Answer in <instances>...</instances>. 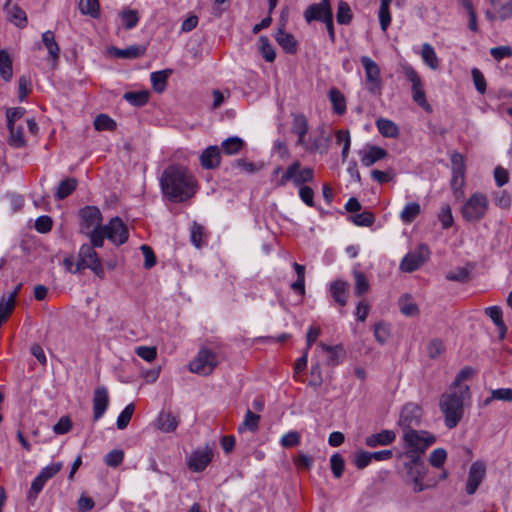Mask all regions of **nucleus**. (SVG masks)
<instances>
[{"instance_id":"obj_38","label":"nucleus","mask_w":512,"mask_h":512,"mask_svg":"<svg viewBox=\"0 0 512 512\" xmlns=\"http://www.w3.org/2000/svg\"><path fill=\"white\" fill-rule=\"evenodd\" d=\"M123 98L133 106L140 107L145 105L149 99V92L146 90L130 91L123 95Z\"/></svg>"},{"instance_id":"obj_50","label":"nucleus","mask_w":512,"mask_h":512,"mask_svg":"<svg viewBox=\"0 0 512 512\" xmlns=\"http://www.w3.org/2000/svg\"><path fill=\"white\" fill-rule=\"evenodd\" d=\"M134 409H135L134 404L130 403L122 410V412L119 414L117 421H116V425H117L118 429L122 430L128 426V424L132 418V415L134 413Z\"/></svg>"},{"instance_id":"obj_64","label":"nucleus","mask_w":512,"mask_h":512,"mask_svg":"<svg viewBox=\"0 0 512 512\" xmlns=\"http://www.w3.org/2000/svg\"><path fill=\"white\" fill-rule=\"evenodd\" d=\"M280 443L283 447H295L300 443V435L296 431H290L282 436Z\"/></svg>"},{"instance_id":"obj_2","label":"nucleus","mask_w":512,"mask_h":512,"mask_svg":"<svg viewBox=\"0 0 512 512\" xmlns=\"http://www.w3.org/2000/svg\"><path fill=\"white\" fill-rule=\"evenodd\" d=\"M461 389L457 391L449 388L439 398V409L448 429H453L460 423L464 416L465 402L470 399L469 387Z\"/></svg>"},{"instance_id":"obj_47","label":"nucleus","mask_w":512,"mask_h":512,"mask_svg":"<svg viewBox=\"0 0 512 512\" xmlns=\"http://www.w3.org/2000/svg\"><path fill=\"white\" fill-rule=\"evenodd\" d=\"M335 143L342 146V157L345 160L349 155L350 134L348 130H339L335 134Z\"/></svg>"},{"instance_id":"obj_60","label":"nucleus","mask_w":512,"mask_h":512,"mask_svg":"<svg viewBox=\"0 0 512 512\" xmlns=\"http://www.w3.org/2000/svg\"><path fill=\"white\" fill-rule=\"evenodd\" d=\"M491 400H501L512 402V389L511 388H499L492 390L491 398L486 400V404L490 403Z\"/></svg>"},{"instance_id":"obj_52","label":"nucleus","mask_w":512,"mask_h":512,"mask_svg":"<svg viewBox=\"0 0 512 512\" xmlns=\"http://www.w3.org/2000/svg\"><path fill=\"white\" fill-rule=\"evenodd\" d=\"M10 131L9 142L15 147H23L25 145V138L22 133V127L20 126H8Z\"/></svg>"},{"instance_id":"obj_18","label":"nucleus","mask_w":512,"mask_h":512,"mask_svg":"<svg viewBox=\"0 0 512 512\" xmlns=\"http://www.w3.org/2000/svg\"><path fill=\"white\" fill-rule=\"evenodd\" d=\"M358 156L362 165L369 167L387 157V151L379 146L365 144L358 150Z\"/></svg>"},{"instance_id":"obj_55","label":"nucleus","mask_w":512,"mask_h":512,"mask_svg":"<svg viewBox=\"0 0 512 512\" xmlns=\"http://www.w3.org/2000/svg\"><path fill=\"white\" fill-rule=\"evenodd\" d=\"M447 459V452L444 448L434 449L429 456V463L435 468H440Z\"/></svg>"},{"instance_id":"obj_29","label":"nucleus","mask_w":512,"mask_h":512,"mask_svg":"<svg viewBox=\"0 0 512 512\" xmlns=\"http://www.w3.org/2000/svg\"><path fill=\"white\" fill-rule=\"evenodd\" d=\"M275 39L285 52L293 54L297 51V41L292 34L279 29Z\"/></svg>"},{"instance_id":"obj_16","label":"nucleus","mask_w":512,"mask_h":512,"mask_svg":"<svg viewBox=\"0 0 512 512\" xmlns=\"http://www.w3.org/2000/svg\"><path fill=\"white\" fill-rule=\"evenodd\" d=\"M486 470L487 466L483 460H477L471 464L466 482L468 495H473L477 491L486 476Z\"/></svg>"},{"instance_id":"obj_62","label":"nucleus","mask_w":512,"mask_h":512,"mask_svg":"<svg viewBox=\"0 0 512 512\" xmlns=\"http://www.w3.org/2000/svg\"><path fill=\"white\" fill-rule=\"evenodd\" d=\"M471 74L476 90L480 94H484L486 92V80L484 75L478 68H473Z\"/></svg>"},{"instance_id":"obj_26","label":"nucleus","mask_w":512,"mask_h":512,"mask_svg":"<svg viewBox=\"0 0 512 512\" xmlns=\"http://www.w3.org/2000/svg\"><path fill=\"white\" fill-rule=\"evenodd\" d=\"M179 425V420L171 412H160L155 420V426L163 433L174 432Z\"/></svg>"},{"instance_id":"obj_54","label":"nucleus","mask_w":512,"mask_h":512,"mask_svg":"<svg viewBox=\"0 0 512 512\" xmlns=\"http://www.w3.org/2000/svg\"><path fill=\"white\" fill-rule=\"evenodd\" d=\"M233 165L239 168L241 171L249 174L260 171L263 168V164L249 162L246 159H237L234 161Z\"/></svg>"},{"instance_id":"obj_21","label":"nucleus","mask_w":512,"mask_h":512,"mask_svg":"<svg viewBox=\"0 0 512 512\" xmlns=\"http://www.w3.org/2000/svg\"><path fill=\"white\" fill-rule=\"evenodd\" d=\"M109 403L108 391L105 387H98L93 396L94 419L99 420L107 410Z\"/></svg>"},{"instance_id":"obj_25","label":"nucleus","mask_w":512,"mask_h":512,"mask_svg":"<svg viewBox=\"0 0 512 512\" xmlns=\"http://www.w3.org/2000/svg\"><path fill=\"white\" fill-rule=\"evenodd\" d=\"M309 126L308 121L304 115L297 114L293 117L292 122V133L297 136V145L307 147V141L305 136L308 132Z\"/></svg>"},{"instance_id":"obj_19","label":"nucleus","mask_w":512,"mask_h":512,"mask_svg":"<svg viewBox=\"0 0 512 512\" xmlns=\"http://www.w3.org/2000/svg\"><path fill=\"white\" fill-rule=\"evenodd\" d=\"M213 457L212 450L208 447L197 449L191 453L188 458V467L194 472L203 471L211 462Z\"/></svg>"},{"instance_id":"obj_59","label":"nucleus","mask_w":512,"mask_h":512,"mask_svg":"<svg viewBox=\"0 0 512 512\" xmlns=\"http://www.w3.org/2000/svg\"><path fill=\"white\" fill-rule=\"evenodd\" d=\"M135 353L147 362H152L156 359L157 350L152 346H138L135 349Z\"/></svg>"},{"instance_id":"obj_5","label":"nucleus","mask_w":512,"mask_h":512,"mask_svg":"<svg viewBox=\"0 0 512 512\" xmlns=\"http://www.w3.org/2000/svg\"><path fill=\"white\" fill-rule=\"evenodd\" d=\"M300 166L299 161L293 162L279 178L277 176L282 172V168L280 166L276 167L273 170V181L276 186L282 187L292 181L296 186L301 187L304 183L311 182L314 178L313 170L309 167L300 169Z\"/></svg>"},{"instance_id":"obj_61","label":"nucleus","mask_w":512,"mask_h":512,"mask_svg":"<svg viewBox=\"0 0 512 512\" xmlns=\"http://www.w3.org/2000/svg\"><path fill=\"white\" fill-rule=\"evenodd\" d=\"M124 459V453L122 450L114 449L110 451L104 458V462L110 467L119 466Z\"/></svg>"},{"instance_id":"obj_8","label":"nucleus","mask_w":512,"mask_h":512,"mask_svg":"<svg viewBox=\"0 0 512 512\" xmlns=\"http://www.w3.org/2000/svg\"><path fill=\"white\" fill-rule=\"evenodd\" d=\"M402 71L407 80L411 83L412 99L414 102L425 111L431 112L432 107L427 101L424 83L418 72L409 64L403 65Z\"/></svg>"},{"instance_id":"obj_11","label":"nucleus","mask_w":512,"mask_h":512,"mask_svg":"<svg viewBox=\"0 0 512 512\" xmlns=\"http://www.w3.org/2000/svg\"><path fill=\"white\" fill-rule=\"evenodd\" d=\"M100 235L102 236V246L105 239L118 246L128 240V229L121 218L114 217L106 225H103Z\"/></svg>"},{"instance_id":"obj_9","label":"nucleus","mask_w":512,"mask_h":512,"mask_svg":"<svg viewBox=\"0 0 512 512\" xmlns=\"http://www.w3.org/2000/svg\"><path fill=\"white\" fill-rule=\"evenodd\" d=\"M219 364L218 355L208 348H201L194 359L189 363L192 373L210 375Z\"/></svg>"},{"instance_id":"obj_42","label":"nucleus","mask_w":512,"mask_h":512,"mask_svg":"<svg viewBox=\"0 0 512 512\" xmlns=\"http://www.w3.org/2000/svg\"><path fill=\"white\" fill-rule=\"evenodd\" d=\"M437 219L441 223L443 229H449L454 225V217L449 204H444L441 206L439 212L437 213Z\"/></svg>"},{"instance_id":"obj_37","label":"nucleus","mask_w":512,"mask_h":512,"mask_svg":"<svg viewBox=\"0 0 512 512\" xmlns=\"http://www.w3.org/2000/svg\"><path fill=\"white\" fill-rule=\"evenodd\" d=\"M112 53L115 57L121 59H135L145 53V48L142 46H130L125 49L114 48Z\"/></svg>"},{"instance_id":"obj_3","label":"nucleus","mask_w":512,"mask_h":512,"mask_svg":"<svg viewBox=\"0 0 512 512\" xmlns=\"http://www.w3.org/2000/svg\"><path fill=\"white\" fill-rule=\"evenodd\" d=\"M435 442V435L426 430L406 429L401 436L403 450L398 451L396 457L397 459H402L404 456L422 457Z\"/></svg>"},{"instance_id":"obj_36","label":"nucleus","mask_w":512,"mask_h":512,"mask_svg":"<svg viewBox=\"0 0 512 512\" xmlns=\"http://www.w3.org/2000/svg\"><path fill=\"white\" fill-rule=\"evenodd\" d=\"M393 0H380L378 18L382 31H386L391 23L390 5Z\"/></svg>"},{"instance_id":"obj_4","label":"nucleus","mask_w":512,"mask_h":512,"mask_svg":"<svg viewBox=\"0 0 512 512\" xmlns=\"http://www.w3.org/2000/svg\"><path fill=\"white\" fill-rule=\"evenodd\" d=\"M81 223H80V231L84 235L90 238V241L97 248L102 247V236L100 235V231L103 227L102 223V213L99 208L95 206H87L84 207L80 211Z\"/></svg>"},{"instance_id":"obj_1","label":"nucleus","mask_w":512,"mask_h":512,"mask_svg":"<svg viewBox=\"0 0 512 512\" xmlns=\"http://www.w3.org/2000/svg\"><path fill=\"white\" fill-rule=\"evenodd\" d=\"M160 186L164 197L173 202H183L192 198L197 183L192 173L180 165L167 167L160 178Z\"/></svg>"},{"instance_id":"obj_41","label":"nucleus","mask_w":512,"mask_h":512,"mask_svg":"<svg viewBox=\"0 0 512 512\" xmlns=\"http://www.w3.org/2000/svg\"><path fill=\"white\" fill-rule=\"evenodd\" d=\"M318 349H321L323 352L327 353L328 361L332 365L338 364L343 357V349L340 346L332 347L324 343H320L318 345Z\"/></svg>"},{"instance_id":"obj_24","label":"nucleus","mask_w":512,"mask_h":512,"mask_svg":"<svg viewBox=\"0 0 512 512\" xmlns=\"http://www.w3.org/2000/svg\"><path fill=\"white\" fill-rule=\"evenodd\" d=\"M42 44L47 49L48 61L54 65L60 57V47L55 40V34L51 30H47L42 34Z\"/></svg>"},{"instance_id":"obj_45","label":"nucleus","mask_w":512,"mask_h":512,"mask_svg":"<svg viewBox=\"0 0 512 512\" xmlns=\"http://www.w3.org/2000/svg\"><path fill=\"white\" fill-rule=\"evenodd\" d=\"M399 307L402 314L414 316L418 312V307L410 295H403L399 299Z\"/></svg>"},{"instance_id":"obj_27","label":"nucleus","mask_w":512,"mask_h":512,"mask_svg":"<svg viewBox=\"0 0 512 512\" xmlns=\"http://www.w3.org/2000/svg\"><path fill=\"white\" fill-rule=\"evenodd\" d=\"M419 54L423 63L431 70H437L439 68L440 60L431 44L423 43Z\"/></svg>"},{"instance_id":"obj_46","label":"nucleus","mask_w":512,"mask_h":512,"mask_svg":"<svg viewBox=\"0 0 512 512\" xmlns=\"http://www.w3.org/2000/svg\"><path fill=\"white\" fill-rule=\"evenodd\" d=\"M259 51L267 62H273L276 58L275 50L266 36L259 38Z\"/></svg>"},{"instance_id":"obj_12","label":"nucleus","mask_w":512,"mask_h":512,"mask_svg":"<svg viewBox=\"0 0 512 512\" xmlns=\"http://www.w3.org/2000/svg\"><path fill=\"white\" fill-rule=\"evenodd\" d=\"M365 72V88L373 95H380L382 91V80L378 64L368 56L360 59Z\"/></svg>"},{"instance_id":"obj_30","label":"nucleus","mask_w":512,"mask_h":512,"mask_svg":"<svg viewBox=\"0 0 512 512\" xmlns=\"http://www.w3.org/2000/svg\"><path fill=\"white\" fill-rule=\"evenodd\" d=\"M8 18L17 27L24 28L27 25V16L23 9L17 5H11L10 1L6 5Z\"/></svg>"},{"instance_id":"obj_14","label":"nucleus","mask_w":512,"mask_h":512,"mask_svg":"<svg viewBox=\"0 0 512 512\" xmlns=\"http://www.w3.org/2000/svg\"><path fill=\"white\" fill-rule=\"evenodd\" d=\"M422 419V409L416 403H406L400 413L397 425L401 428L402 432L406 429H414L419 426Z\"/></svg>"},{"instance_id":"obj_57","label":"nucleus","mask_w":512,"mask_h":512,"mask_svg":"<svg viewBox=\"0 0 512 512\" xmlns=\"http://www.w3.org/2000/svg\"><path fill=\"white\" fill-rule=\"evenodd\" d=\"M80 10L83 14L97 17L99 13V6L97 0H80Z\"/></svg>"},{"instance_id":"obj_51","label":"nucleus","mask_w":512,"mask_h":512,"mask_svg":"<svg viewBox=\"0 0 512 512\" xmlns=\"http://www.w3.org/2000/svg\"><path fill=\"white\" fill-rule=\"evenodd\" d=\"M94 126L98 131L113 130L116 127V123L108 115L100 114L95 118Z\"/></svg>"},{"instance_id":"obj_6","label":"nucleus","mask_w":512,"mask_h":512,"mask_svg":"<svg viewBox=\"0 0 512 512\" xmlns=\"http://www.w3.org/2000/svg\"><path fill=\"white\" fill-rule=\"evenodd\" d=\"M489 209V200L486 194L474 192L463 203L461 215L467 222H479L482 220Z\"/></svg>"},{"instance_id":"obj_56","label":"nucleus","mask_w":512,"mask_h":512,"mask_svg":"<svg viewBox=\"0 0 512 512\" xmlns=\"http://www.w3.org/2000/svg\"><path fill=\"white\" fill-rule=\"evenodd\" d=\"M330 466L333 475L340 478L344 471V459L339 453H334L330 458Z\"/></svg>"},{"instance_id":"obj_20","label":"nucleus","mask_w":512,"mask_h":512,"mask_svg":"<svg viewBox=\"0 0 512 512\" xmlns=\"http://www.w3.org/2000/svg\"><path fill=\"white\" fill-rule=\"evenodd\" d=\"M396 437V430L383 429L379 432L367 436L365 438V444L370 448H376L378 446H388L395 442Z\"/></svg>"},{"instance_id":"obj_63","label":"nucleus","mask_w":512,"mask_h":512,"mask_svg":"<svg viewBox=\"0 0 512 512\" xmlns=\"http://www.w3.org/2000/svg\"><path fill=\"white\" fill-rule=\"evenodd\" d=\"M490 54L496 61L500 62L502 59L512 56V48L507 45L493 47L490 49Z\"/></svg>"},{"instance_id":"obj_49","label":"nucleus","mask_w":512,"mask_h":512,"mask_svg":"<svg viewBox=\"0 0 512 512\" xmlns=\"http://www.w3.org/2000/svg\"><path fill=\"white\" fill-rule=\"evenodd\" d=\"M121 21L126 29H132L137 26L139 22V15L136 10L127 9L122 11L120 14Z\"/></svg>"},{"instance_id":"obj_40","label":"nucleus","mask_w":512,"mask_h":512,"mask_svg":"<svg viewBox=\"0 0 512 512\" xmlns=\"http://www.w3.org/2000/svg\"><path fill=\"white\" fill-rule=\"evenodd\" d=\"M473 375H474L473 368H471L469 366L462 368L456 375L453 383L450 385L449 388L459 391V390H462L461 389L462 387H469L468 385L464 384V382L471 379L473 377Z\"/></svg>"},{"instance_id":"obj_53","label":"nucleus","mask_w":512,"mask_h":512,"mask_svg":"<svg viewBox=\"0 0 512 512\" xmlns=\"http://www.w3.org/2000/svg\"><path fill=\"white\" fill-rule=\"evenodd\" d=\"M452 173L465 175V160L462 154L453 152L450 156Z\"/></svg>"},{"instance_id":"obj_22","label":"nucleus","mask_w":512,"mask_h":512,"mask_svg":"<svg viewBox=\"0 0 512 512\" xmlns=\"http://www.w3.org/2000/svg\"><path fill=\"white\" fill-rule=\"evenodd\" d=\"M330 295L334 302L343 307L349 300V284L340 280L334 281L330 284Z\"/></svg>"},{"instance_id":"obj_10","label":"nucleus","mask_w":512,"mask_h":512,"mask_svg":"<svg viewBox=\"0 0 512 512\" xmlns=\"http://www.w3.org/2000/svg\"><path fill=\"white\" fill-rule=\"evenodd\" d=\"M304 17L308 23L313 20H321L325 23L330 36L333 38V15L329 0H321L317 4L310 5L304 12Z\"/></svg>"},{"instance_id":"obj_32","label":"nucleus","mask_w":512,"mask_h":512,"mask_svg":"<svg viewBox=\"0 0 512 512\" xmlns=\"http://www.w3.org/2000/svg\"><path fill=\"white\" fill-rule=\"evenodd\" d=\"M421 213V206L418 202H408L400 212V219L405 224L412 223Z\"/></svg>"},{"instance_id":"obj_17","label":"nucleus","mask_w":512,"mask_h":512,"mask_svg":"<svg viewBox=\"0 0 512 512\" xmlns=\"http://www.w3.org/2000/svg\"><path fill=\"white\" fill-rule=\"evenodd\" d=\"M62 467V462H55L41 469L39 474L33 480L30 491L33 492L35 495L40 493L44 488L46 482L52 477H54L62 469Z\"/></svg>"},{"instance_id":"obj_39","label":"nucleus","mask_w":512,"mask_h":512,"mask_svg":"<svg viewBox=\"0 0 512 512\" xmlns=\"http://www.w3.org/2000/svg\"><path fill=\"white\" fill-rule=\"evenodd\" d=\"M259 415L255 414L251 410H247L243 422L238 427V432L243 433L245 431L255 432L258 429Z\"/></svg>"},{"instance_id":"obj_23","label":"nucleus","mask_w":512,"mask_h":512,"mask_svg":"<svg viewBox=\"0 0 512 512\" xmlns=\"http://www.w3.org/2000/svg\"><path fill=\"white\" fill-rule=\"evenodd\" d=\"M200 164L204 169H214L221 162V151L216 145L207 147L200 155Z\"/></svg>"},{"instance_id":"obj_34","label":"nucleus","mask_w":512,"mask_h":512,"mask_svg":"<svg viewBox=\"0 0 512 512\" xmlns=\"http://www.w3.org/2000/svg\"><path fill=\"white\" fill-rule=\"evenodd\" d=\"M172 73V70L166 69L162 71L152 72L150 75V80L153 86V89L157 93H162L167 86V79L169 75Z\"/></svg>"},{"instance_id":"obj_44","label":"nucleus","mask_w":512,"mask_h":512,"mask_svg":"<svg viewBox=\"0 0 512 512\" xmlns=\"http://www.w3.org/2000/svg\"><path fill=\"white\" fill-rule=\"evenodd\" d=\"M329 98L334 112L337 114H343L346 110V103L342 93L339 90L332 88L329 92Z\"/></svg>"},{"instance_id":"obj_48","label":"nucleus","mask_w":512,"mask_h":512,"mask_svg":"<svg viewBox=\"0 0 512 512\" xmlns=\"http://www.w3.org/2000/svg\"><path fill=\"white\" fill-rule=\"evenodd\" d=\"M375 339L380 344H385L391 336V327L389 324L384 322H378L374 326Z\"/></svg>"},{"instance_id":"obj_13","label":"nucleus","mask_w":512,"mask_h":512,"mask_svg":"<svg viewBox=\"0 0 512 512\" xmlns=\"http://www.w3.org/2000/svg\"><path fill=\"white\" fill-rule=\"evenodd\" d=\"M96 247L97 246H94L92 243L84 244L80 247L79 260L77 262L75 272L79 271L81 268H89L97 276L103 277L104 270L100 258L95 251Z\"/></svg>"},{"instance_id":"obj_28","label":"nucleus","mask_w":512,"mask_h":512,"mask_svg":"<svg viewBox=\"0 0 512 512\" xmlns=\"http://www.w3.org/2000/svg\"><path fill=\"white\" fill-rule=\"evenodd\" d=\"M374 221V215L369 211L361 212V204L354 198V225L370 227Z\"/></svg>"},{"instance_id":"obj_15","label":"nucleus","mask_w":512,"mask_h":512,"mask_svg":"<svg viewBox=\"0 0 512 512\" xmlns=\"http://www.w3.org/2000/svg\"><path fill=\"white\" fill-rule=\"evenodd\" d=\"M430 257V249L426 244H420L402 259L400 268L404 272H413L424 264Z\"/></svg>"},{"instance_id":"obj_7","label":"nucleus","mask_w":512,"mask_h":512,"mask_svg":"<svg viewBox=\"0 0 512 512\" xmlns=\"http://www.w3.org/2000/svg\"><path fill=\"white\" fill-rule=\"evenodd\" d=\"M407 460L403 462L405 479L412 486L414 492H422L426 487L423 480L427 475V468L422 457L404 456Z\"/></svg>"},{"instance_id":"obj_43","label":"nucleus","mask_w":512,"mask_h":512,"mask_svg":"<svg viewBox=\"0 0 512 512\" xmlns=\"http://www.w3.org/2000/svg\"><path fill=\"white\" fill-rule=\"evenodd\" d=\"M77 187V180L75 178H66L59 183L56 191L58 199H64L69 196Z\"/></svg>"},{"instance_id":"obj_58","label":"nucleus","mask_w":512,"mask_h":512,"mask_svg":"<svg viewBox=\"0 0 512 512\" xmlns=\"http://www.w3.org/2000/svg\"><path fill=\"white\" fill-rule=\"evenodd\" d=\"M191 241L196 248H200L203 244L204 229L201 225L193 223L190 228Z\"/></svg>"},{"instance_id":"obj_35","label":"nucleus","mask_w":512,"mask_h":512,"mask_svg":"<svg viewBox=\"0 0 512 512\" xmlns=\"http://www.w3.org/2000/svg\"><path fill=\"white\" fill-rule=\"evenodd\" d=\"M376 126L381 135L387 138H396L399 134L398 126L391 120L380 118L376 121Z\"/></svg>"},{"instance_id":"obj_33","label":"nucleus","mask_w":512,"mask_h":512,"mask_svg":"<svg viewBox=\"0 0 512 512\" xmlns=\"http://www.w3.org/2000/svg\"><path fill=\"white\" fill-rule=\"evenodd\" d=\"M0 77L5 81H11L13 77L12 59L6 50L0 51Z\"/></svg>"},{"instance_id":"obj_31","label":"nucleus","mask_w":512,"mask_h":512,"mask_svg":"<svg viewBox=\"0 0 512 512\" xmlns=\"http://www.w3.org/2000/svg\"><path fill=\"white\" fill-rule=\"evenodd\" d=\"M245 146V142L238 136L229 137L222 141L221 149L226 155L233 156L238 154Z\"/></svg>"}]
</instances>
